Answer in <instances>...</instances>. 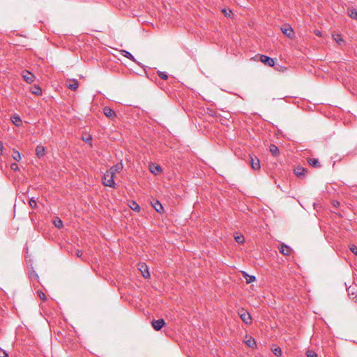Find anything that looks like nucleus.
Instances as JSON below:
<instances>
[{
	"mask_svg": "<svg viewBox=\"0 0 357 357\" xmlns=\"http://www.w3.org/2000/svg\"><path fill=\"white\" fill-rule=\"evenodd\" d=\"M103 185L105 186L115 188V182L112 173L106 172L103 176Z\"/></svg>",
	"mask_w": 357,
	"mask_h": 357,
	"instance_id": "1",
	"label": "nucleus"
},
{
	"mask_svg": "<svg viewBox=\"0 0 357 357\" xmlns=\"http://www.w3.org/2000/svg\"><path fill=\"white\" fill-rule=\"evenodd\" d=\"M238 315L240 316L242 321L246 324H250L252 322V318L249 312L245 310L243 308H241L238 312Z\"/></svg>",
	"mask_w": 357,
	"mask_h": 357,
	"instance_id": "2",
	"label": "nucleus"
},
{
	"mask_svg": "<svg viewBox=\"0 0 357 357\" xmlns=\"http://www.w3.org/2000/svg\"><path fill=\"white\" fill-rule=\"evenodd\" d=\"M260 61L266 66L270 67L273 66L275 64L273 59L266 55H260Z\"/></svg>",
	"mask_w": 357,
	"mask_h": 357,
	"instance_id": "3",
	"label": "nucleus"
},
{
	"mask_svg": "<svg viewBox=\"0 0 357 357\" xmlns=\"http://www.w3.org/2000/svg\"><path fill=\"white\" fill-rule=\"evenodd\" d=\"M151 324L153 328L155 331H159L165 326V322L163 319H159L157 320H153Z\"/></svg>",
	"mask_w": 357,
	"mask_h": 357,
	"instance_id": "4",
	"label": "nucleus"
},
{
	"mask_svg": "<svg viewBox=\"0 0 357 357\" xmlns=\"http://www.w3.org/2000/svg\"><path fill=\"white\" fill-rule=\"evenodd\" d=\"M139 270L141 271L143 277L144 278H148L150 277V273L149 272L148 266L145 264H139Z\"/></svg>",
	"mask_w": 357,
	"mask_h": 357,
	"instance_id": "5",
	"label": "nucleus"
},
{
	"mask_svg": "<svg viewBox=\"0 0 357 357\" xmlns=\"http://www.w3.org/2000/svg\"><path fill=\"white\" fill-rule=\"evenodd\" d=\"M250 165H251V167L255 169V170H257V169H260V162H259V160L257 158V157H252V156H250Z\"/></svg>",
	"mask_w": 357,
	"mask_h": 357,
	"instance_id": "6",
	"label": "nucleus"
},
{
	"mask_svg": "<svg viewBox=\"0 0 357 357\" xmlns=\"http://www.w3.org/2000/svg\"><path fill=\"white\" fill-rule=\"evenodd\" d=\"M22 77L29 84H31L34 81V75L29 71H23Z\"/></svg>",
	"mask_w": 357,
	"mask_h": 357,
	"instance_id": "7",
	"label": "nucleus"
},
{
	"mask_svg": "<svg viewBox=\"0 0 357 357\" xmlns=\"http://www.w3.org/2000/svg\"><path fill=\"white\" fill-rule=\"evenodd\" d=\"M123 164L121 162H119V163L113 165L112 167H111L109 170H108L107 172H111V173H112V175H114L116 173L120 172L123 169Z\"/></svg>",
	"mask_w": 357,
	"mask_h": 357,
	"instance_id": "8",
	"label": "nucleus"
},
{
	"mask_svg": "<svg viewBox=\"0 0 357 357\" xmlns=\"http://www.w3.org/2000/svg\"><path fill=\"white\" fill-rule=\"evenodd\" d=\"M103 113L104 114L109 118V119H114V117H116V113L110 107H105L103 108Z\"/></svg>",
	"mask_w": 357,
	"mask_h": 357,
	"instance_id": "9",
	"label": "nucleus"
},
{
	"mask_svg": "<svg viewBox=\"0 0 357 357\" xmlns=\"http://www.w3.org/2000/svg\"><path fill=\"white\" fill-rule=\"evenodd\" d=\"M66 86L71 91H76L79 86V82L77 79H71L69 83H66Z\"/></svg>",
	"mask_w": 357,
	"mask_h": 357,
	"instance_id": "10",
	"label": "nucleus"
},
{
	"mask_svg": "<svg viewBox=\"0 0 357 357\" xmlns=\"http://www.w3.org/2000/svg\"><path fill=\"white\" fill-rule=\"evenodd\" d=\"M280 253L285 256H289L291 252V249L289 246L282 243L279 248Z\"/></svg>",
	"mask_w": 357,
	"mask_h": 357,
	"instance_id": "11",
	"label": "nucleus"
},
{
	"mask_svg": "<svg viewBox=\"0 0 357 357\" xmlns=\"http://www.w3.org/2000/svg\"><path fill=\"white\" fill-rule=\"evenodd\" d=\"M281 30H282V32L286 35L288 38H292L293 36H294V31L292 29V28L289 26V25H287L284 27H282L281 28Z\"/></svg>",
	"mask_w": 357,
	"mask_h": 357,
	"instance_id": "12",
	"label": "nucleus"
},
{
	"mask_svg": "<svg viewBox=\"0 0 357 357\" xmlns=\"http://www.w3.org/2000/svg\"><path fill=\"white\" fill-rule=\"evenodd\" d=\"M36 153L39 158L43 157L45 154V147L41 145L37 146L36 148Z\"/></svg>",
	"mask_w": 357,
	"mask_h": 357,
	"instance_id": "13",
	"label": "nucleus"
},
{
	"mask_svg": "<svg viewBox=\"0 0 357 357\" xmlns=\"http://www.w3.org/2000/svg\"><path fill=\"white\" fill-rule=\"evenodd\" d=\"M149 169H150L151 172L153 173L155 175H157L160 172H162V168L158 165H155L152 164V165H150Z\"/></svg>",
	"mask_w": 357,
	"mask_h": 357,
	"instance_id": "14",
	"label": "nucleus"
},
{
	"mask_svg": "<svg viewBox=\"0 0 357 357\" xmlns=\"http://www.w3.org/2000/svg\"><path fill=\"white\" fill-rule=\"evenodd\" d=\"M152 206L157 212L160 213H162L163 206L159 201L156 200L154 202H153Z\"/></svg>",
	"mask_w": 357,
	"mask_h": 357,
	"instance_id": "15",
	"label": "nucleus"
},
{
	"mask_svg": "<svg viewBox=\"0 0 357 357\" xmlns=\"http://www.w3.org/2000/svg\"><path fill=\"white\" fill-rule=\"evenodd\" d=\"M269 151L273 156H278L280 154V151H279L278 147L273 144H271L270 145Z\"/></svg>",
	"mask_w": 357,
	"mask_h": 357,
	"instance_id": "16",
	"label": "nucleus"
},
{
	"mask_svg": "<svg viewBox=\"0 0 357 357\" xmlns=\"http://www.w3.org/2000/svg\"><path fill=\"white\" fill-rule=\"evenodd\" d=\"M11 120H12L13 124L17 127L21 126L22 124V121L18 115H14L11 118Z\"/></svg>",
	"mask_w": 357,
	"mask_h": 357,
	"instance_id": "17",
	"label": "nucleus"
},
{
	"mask_svg": "<svg viewBox=\"0 0 357 357\" xmlns=\"http://www.w3.org/2000/svg\"><path fill=\"white\" fill-rule=\"evenodd\" d=\"M307 161H308L309 165L313 167H321V165H320L318 159L309 158Z\"/></svg>",
	"mask_w": 357,
	"mask_h": 357,
	"instance_id": "18",
	"label": "nucleus"
},
{
	"mask_svg": "<svg viewBox=\"0 0 357 357\" xmlns=\"http://www.w3.org/2000/svg\"><path fill=\"white\" fill-rule=\"evenodd\" d=\"M31 91L33 94L40 96L42 95V89L38 85H34L31 87Z\"/></svg>",
	"mask_w": 357,
	"mask_h": 357,
	"instance_id": "19",
	"label": "nucleus"
},
{
	"mask_svg": "<svg viewBox=\"0 0 357 357\" xmlns=\"http://www.w3.org/2000/svg\"><path fill=\"white\" fill-rule=\"evenodd\" d=\"M121 54L124 56V57H126L129 59H130L131 61H134V62H136V60L135 59V57L132 56V54L129 52L127 50H121Z\"/></svg>",
	"mask_w": 357,
	"mask_h": 357,
	"instance_id": "20",
	"label": "nucleus"
},
{
	"mask_svg": "<svg viewBox=\"0 0 357 357\" xmlns=\"http://www.w3.org/2000/svg\"><path fill=\"white\" fill-rule=\"evenodd\" d=\"M245 343L247 346H248L250 348H255L257 347V344L254 338L250 337L248 340L245 341Z\"/></svg>",
	"mask_w": 357,
	"mask_h": 357,
	"instance_id": "21",
	"label": "nucleus"
},
{
	"mask_svg": "<svg viewBox=\"0 0 357 357\" xmlns=\"http://www.w3.org/2000/svg\"><path fill=\"white\" fill-rule=\"evenodd\" d=\"M130 208L137 212H139L140 211V206L135 201H132L129 205Z\"/></svg>",
	"mask_w": 357,
	"mask_h": 357,
	"instance_id": "22",
	"label": "nucleus"
},
{
	"mask_svg": "<svg viewBox=\"0 0 357 357\" xmlns=\"http://www.w3.org/2000/svg\"><path fill=\"white\" fill-rule=\"evenodd\" d=\"M333 39L337 42L339 45H342L344 43V40L342 38V36L340 34H334L333 35Z\"/></svg>",
	"mask_w": 357,
	"mask_h": 357,
	"instance_id": "23",
	"label": "nucleus"
},
{
	"mask_svg": "<svg viewBox=\"0 0 357 357\" xmlns=\"http://www.w3.org/2000/svg\"><path fill=\"white\" fill-rule=\"evenodd\" d=\"M12 158L17 162L20 161L22 158L20 152L17 150H13V152L12 153Z\"/></svg>",
	"mask_w": 357,
	"mask_h": 357,
	"instance_id": "24",
	"label": "nucleus"
},
{
	"mask_svg": "<svg viewBox=\"0 0 357 357\" xmlns=\"http://www.w3.org/2000/svg\"><path fill=\"white\" fill-rule=\"evenodd\" d=\"M244 277L247 280V283H251L256 280V278L254 275H249L246 273H244Z\"/></svg>",
	"mask_w": 357,
	"mask_h": 357,
	"instance_id": "25",
	"label": "nucleus"
},
{
	"mask_svg": "<svg viewBox=\"0 0 357 357\" xmlns=\"http://www.w3.org/2000/svg\"><path fill=\"white\" fill-rule=\"evenodd\" d=\"M348 15L352 19H357V10L356 9H351L348 11Z\"/></svg>",
	"mask_w": 357,
	"mask_h": 357,
	"instance_id": "26",
	"label": "nucleus"
},
{
	"mask_svg": "<svg viewBox=\"0 0 357 357\" xmlns=\"http://www.w3.org/2000/svg\"><path fill=\"white\" fill-rule=\"evenodd\" d=\"M272 351L277 356H281L282 354V349L279 347L272 349Z\"/></svg>",
	"mask_w": 357,
	"mask_h": 357,
	"instance_id": "27",
	"label": "nucleus"
},
{
	"mask_svg": "<svg viewBox=\"0 0 357 357\" xmlns=\"http://www.w3.org/2000/svg\"><path fill=\"white\" fill-rule=\"evenodd\" d=\"M158 75L162 79L166 80L168 78V75L165 72L158 70Z\"/></svg>",
	"mask_w": 357,
	"mask_h": 357,
	"instance_id": "28",
	"label": "nucleus"
},
{
	"mask_svg": "<svg viewBox=\"0 0 357 357\" xmlns=\"http://www.w3.org/2000/svg\"><path fill=\"white\" fill-rule=\"evenodd\" d=\"M235 240L239 244H242L245 241V238H244V236L243 235L235 236Z\"/></svg>",
	"mask_w": 357,
	"mask_h": 357,
	"instance_id": "29",
	"label": "nucleus"
},
{
	"mask_svg": "<svg viewBox=\"0 0 357 357\" xmlns=\"http://www.w3.org/2000/svg\"><path fill=\"white\" fill-rule=\"evenodd\" d=\"M307 357H318L317 354L312 350H307L306 351Z\"/></svg>",
	"mask_w": 357,
	"mask_h": 357,
	"instance_id": "30",
	"label": "nucleus"
},
{
	"mask_svg": "<svg viewBox=\"0 0 357 357\" xmlns=\"http://www.w3.org/2000/svg\"><path fill=\"white\" fill-rule=\"evenodd\" d=\"M54 225H55L57 228H61V227H63V222H62V221H61L60 219H59V218H57V220H55V221L54 222Z\"/></svg>",
	"mask_w": 357,
	"mask_h": 357,
	"instance_id": "31",
	"label": "nucleus"
},
{
	"mask_svg": "<svg viewBox=\"0 0 357 357\" xmlns=\"http://www.w3.org/2000/svg\"><path fill=\"white\" fill-rule=\"evenodd\" d=\"M350 250L352 253H354V255H357V247L354 245H351L350 247Z\"/></svg>",
	"mask_w": 357,
	"mask_h": 357,
	"instance_id": "32",
	"label": "nucleus"
},
{
	"mask_svg": "<svg viewBox=\"0 0 357 357\" xmlns=\"http://www.w3.org/2000/svg\"><path fill=\"white\" fill-rule=\"evenodd\" d=\"M10 169L13 171H17L18 170L19 167H18V165L17 163L15 162H13L10 165Z\"/></svg>",
	"mask_w": 357,
	"mask_h": 357,
	"instance_id": "33",
	"label": "nucleus"
},
{
	"mask_svg": "<svg viewBox=\"0 0 357 357\" xmlns=\"http://www.w3.org/2000/svg\"><path fill=\"white\" fill-rule=\"evenodd\" d=\"M303 171H304L303 168H297L295 170V174H297V175H303Z\"/></svg>",
	"mask_w": 357,
	"mask_h": 357,
	"instance_id": "34",
	"label": "nucleus"
},
{
	"mask_svg": "<svg viewBox=\"0 0 357 357\" xmlns=\"http://www.w3.org/2000/svg\"><path fill=\"white\" fill-rule=\"evenodd\" d=\"M29 205L31 206V208H36L37 206V203L34 199H31L29 201Z\"/></svg>",
	"mask_w": 357,
	"mask_h": 357,
	"instance_id": "35",
	"label": "nucleus"
},
{
	"mask_svg": "<svg viewBox=\"0 0 357 357\" xmlns=\"http://www.w3.org/2000/svg\"><path fill=\"white\" fill-rule=\"evenodd\" d=\"M0 357H8V354L3 349L0 348Z\"/></svg>",
	"mask_w": 357,
	"mask_h": 357,
	"instance_id": "36",
	"label": "nucleus"
},
{
	"mask_svg": "<svg viewBox=\"0 0 357 357\" xmlns=\"http://www.w3.org/2000/svg\"><path fill=\"white\" fill-rule=\"evenodd\" d=\"M38 296L41 300H43V301L46 300V296L43 292H42V291L39 292Z\"/></svg>",
	"mask_w": 357,
	"mask_h": 357,
	"instance_id": "37",
	"label": "nucleus"
},
{
	"mask_svg": "<svg viewBox=\"0 0 357 357\" xmlns=\"http://www.w3.org/2000/svg\"><path fill=\"white\" fill-rule=\"evenodd\" d=\"M82 255H83V252H82V250H76V255H77V257H81L82 256Z\"/></svg>",
	"mask_w": 357,
	"mask_h": 357,
	"instance_id": "38",
	"label": "nucleus"
},
{
	"mask_svg": "<svg viewBox=\"0 0 357 357\" xmlns=\"http://www.w3.org/2000/svg\"><path fill=\"white\" fill-rule=\"evenodd\" d=\"M222 12L224 13L225 16H228L231 13V11L230 10H229V11L227 12L226 9H223Z\"/></svg>",
	"mask_w": 357,
	"mask_h": 357,
	"instance_id": "39",
	"label": "nucleus"
},
{
	"mask_svg": "<svg viewBox=\"0 0 357 357\" xmlns=\"http://www.w3.org/2000/svg\"><path fill=\"white\" fill-rule=\"evenodd\" d=\"M3 149H4V147H3V143L1 141H0V155L3 154Z\"/></svg>",
	"mask_w": 357,
	"mask_h": 357,
	"instance_id": "40",
	"label": "nucleus"
},
{
	"mask_svg": "<svg viewBox=\"0 0 357 357\" xmlns=\"http://www.w3.org/2000/svg\"><path fill=\"white\" fill-rule=\"evenodd\" d=\"M86 142H88L91 140V137L89 135L86 139H84Z\"/></svg>",
	"mask_w": 357,
	"mask_h": 357,
	"instance_id": "41",
	"label": "nucleus"
},
{
	"mask_svg": "<svg viewBox=\"0 0 357 357\" xmlns=\"http://www.w3.org/2000/svg\"><path fill=\"white\" fill-rule=\"evenodd\" d=\"M315 34H316L317 36H321V32H320L319 31H315Z\"/></svg>",
	"mask_w": 357,
	"mask_h": 357,
	"instance_id": "42",
	"label": "nucleus"
},
{
	"mask_svg": "<svg viewBox=\"0 0 357 357\" xmlns=\"http://www.w3.org/2000/svg\"><path fill=\"white\" fill-rule=\"evenodd\" d=\"M337 204H339V202H337V203L333 204V206L337 205Z\"/></svg>",
	"mask_w": 357,
	"mask_h": 357,
	"instance_id": "43",
	"label": "nucleus"
},
{
	"mask_svg": "<svg viewBox=\"0 0 357 357\" xmlns=\"http://www.w3.org/2000/svg\"><path fill=\"white\" fill-rule=\"evenodd\" d=\"M337 204H339V202H337V203L333 204V206L337 205Z\"/></svg>",
	"mask_w": 357,
	"mask_h": 357,
	"instance_id": "44",
	"label": "nucleus"
},
{
	"mask_svg": "<svg viewBox=\"0 0 357 357\" xmlns=\"http://www.w3.org/2000/svg\"><path fill=\"white\" fill-rule=\"evenodd\" d=\"M337 204H339V202H337V203L333 204V206L337 205Z\"/></svg>",
	"mask_w": 357,
	"mask_h": 357,
	"instance_id": "45",
	"label": "nucleus"
},
{
	"mask_svg": "<svg viewBox=\"0 0 357 357\" xmlns=\"http://www.w3.org/2000/svg\"><path fill=\"white\" fill-rule=\"evenodd\" d=\"M35 277L38 278V275L36 274H34V275H33V278H35Z\"/></svg>",
	"mask_w": 357,
	"mask_h": 357,
	"instance_id": "46",
	"label": "nucleus"
},
{
	"mask_svg": "<svg viewBox=\"0 0 357 357\" xmlns=\"http://www.w3.org/2000/svg\"><path fill=\"white\" fill-rule=\"evenodd\" d=\"M356 301H357V297H356Z\"/></svg>",
	"mask_w": 357,
	"mask_h": 357,
	"instance_id": "47",
	"label": "nucleus"
}]
</instances>
